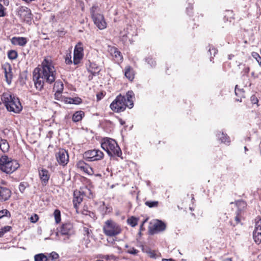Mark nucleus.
<instances>
[{
    "instance_id": "69168bd1",
    "label": "nucleus",
    "mask_w": 261,
    "mask_h": 261,
    "mask_svg": "<svg viewBox=\"0 0 261 261\" xmlns=\"http://www.w3.org/2000/svg\"><path fill=\"white\" fill-rule=\"evenodd\" d=\"M96 261H103V260L98 259V260H97Z\"/></svg>"
},
{
    "instance_id": "cd10ccee",
    "label": "nucleus",
    "mask_w": 261,
    "mask_h": 261,
    "mask_svg": "<svg viewBox=\"0 0 261 261\" xmlns=\"http://www.w3.org/2000/svg\"><path fill=\"white\" fill-rule=\"evenodd\" d=\"M218 137L221 142L227 143L230 142L229 138L226 134H224L223 133H220L218 134Z\"/></svg>"
},
{
    "instance_id": "c756f323",
    "label": "nucleus",
    "mask_w": 261,
    "mask_h": 261,
    "mask_svg": "<svg viewBox=\"0 0 261 261\" xmlns=\"http://www.w3.org/2000/svg\"><path fill=\"white\" fill-rule=\"evenodd\" d=\"M35 261H47V258L43 253H39L35 255Z\"/></svg>"
},
{
    "instance_id": "a878e982",
    "label": "nucleus",
    "mask_w": 261,
    "mask_h": 261,
    "mask_svg": "<svg viewBox=\"0 0 261 261\" xmlns=\"http://www.w3.org/2000/svg\"><path fill=\"white\" fill-rule=\"evenodd\" d=\"M10 148L9 144L6 140L1 139L0 142V149L4 152H7Z\"/></svg>"
},
{
    "instance_id": "09e8293b",
    "label": "nucleus",
    "mask_w": 261,
    "mask_h": 261,
    "mask_svg": "<svg viewBox=\"0 0 261 261\" xmlns=\"http://www.w3.org/2000/svg\"><path fill=\"white\" fill-rule=\"evenodd\" d=\"M250 100L253 104L257 103V102H258V99L255 95L251 96Z\"/></svg>"
},
{
    "instance_id": "a19ab883",
    "label": "nucleus",
    "mask_w": 261,
    "mask_h": 261,
    "mask_svg": "<svg viewBox=\"0 0 261 261\" xmlns=\"http://www.w3.org/2000/svg\"><path fill=\"white\" fill-rule=\"evenodd\" d=\"M83 231L84 235H86L88 237H89L92 233V230L87 227H83Z\"/></svg>"
},
{
    "instance_id": "79ce46f5",
    "label": "nucleus",
    "mask_w": 261,
    "mask_h": 261,
    "mask_svg": "<svg viewBox=\"0 0 261 261\" xmlns=\"http://www.w3.org/2000/svg\"><path fill=\"white\" fill-rule=\"evenodd\" d=\"M90 67L92 69H94V71H92V72H98L100 71L99 67L98 66H97L95 63H91Z\"/></svg>"
},
{
    "instance_id": "1a4fd4ad",
    "label": "nucleus",
    "mask_w": 261,
    "mask_h": 261,
    "mask_svg": "<svg viewBox=\"0 0 261 261\" xmlns=\"http://www.w3.org/2000/svg\"><path fill=\"white\" fill-rule=\"evenodd\" d=\"M103 153L99 149H94L86 151L84 154V158L88 161H95L102 159Z\"/></svg>"
},
{
    "instance_id": "ea45409f",
    "label": "nucleus",
    "mask_w": 261,
    "mask_h": 261,
    "mask_svg": "<svg viewBox=\"0 0 261 261\" xmlns=\"http://www.w3.org/2000/svg\"><path fill=\"white\" fill-rule=\"evenodd\" d=\"M27 185V183H25V182H21L19 184V191L21 193H23L24 192V191L25 190V189L26 188Z\"/></svg>"
},
{
    "instance_id": "c03bdc74",
    "label": "nucleus",
    "mask_w": 261,
    "mask_h": 261,
    "mask_svg": "<svg viewBox=\"0 0 261 261\" xmlns=\"http://www.w3.org/2000/svg\"><path fill=\"white\" fill-rule=\"evenodd\" d=\"M49 256L51 257L53 260L57 259L59 257V254L55 252H52L50 253Z\"/></svg>"
},
{
    "instance_id": "dca6fc26",
    "label": "nucleus",
    "mask_w": 261,
    "mask_h": 261,
    "mask_svg": "<svg viewBox=\"0 0 261 261\" xmlns=\"http://www.w3.org/2000/svg\"><path fill=\"white\" fill-rule=\"evenodd\" d=\"M3 68L4 70L6 82L8 84H10L13 77L11 66L8 64L4 65Z\"/></svg>"
},
{
    "instance_id": "412c9836",
    "label": "nucleus",
    "mask_w": 261,
    "mask_h": 261,
    "mask_svg": "<svg viewBox=\"0 0 261 261\" xmlns=\"http://www.w3.org/2000/svg\"><path fill=\"white\" fill-rule=\"evenodd\" d=\"M77 166L81 170L88 174H91V172H92V168L89 166V165L85 163L84 161H79L77 163Z\"/></svg>"
},
{
    "instance_id": "20e7f679",
    "label": "nucleus",
    "mask_w": 261,
    "mask_h": 261,
    "mask_svg": "<svg viewBox=\"0 0 261 261\" xmlns=\"http://www.w3.org/2000/svg\"><path fill=\"white\" fill-rule=\"evenodd\" d=\"M101 147L110 156L116 155L121 157L122 152L116 141L109 138H105L102 140Z\"/></svg>"
},
{
    "instance_id": "3c124183",
    "label": "nucleus",
    "mask_w": 261,
    "mask_h": 261,
    "mask_svg": "<svg viewBox=\"0 0 261 261\" xmlns=\"http://www.w3.org/2000/svg\"><path fill=\"white\" fill-rule=\"evenodd\" d=\"M106 211L105 213L109 212L111 210V207H109L108 206H106Z\"/></svg>"
},
{
    "instance_id": "b1692460",
    "label": "nucleus",
    "mask_w": 261,
    "mask_h": 261,
    "mask_svg": "<svg viewBox=\"0 0 261 261\" xmlns=\"http://www.w3.org/2000/svg\"><path fill=\"white\" fill-rule=\"evenodd\" d=\"M85 115V113L82 111L75 112L72 116V121L77 122L81 121Z\"/></svg>"
},
{
    "instance_id": "603ef678",
    "label": "nucleus",
    "mask_w": 261,
    "mask_h": 261,
    "mask_svg": "<svg viewBox=\"0 0 261 261\" xmlns=\"http://www.w3.org/2000/svg\"><path fill=\"white\" fill-rule=\"evenodd\" d=\"M250 71V68L249 67H246L245 69V71L246 73H248Z\"/></svg>"
},
{
    "instance_id": "bb28decb",
    "label": "nucleus",
    "mask_w": 261,
    "mask_h": 261,
    "mask_svg": "<svg viewBox=\"0 0 261 261\" xmlns=\"http://www.w3.org/2000/svg\"><path fill=\"white\" fill-rule=\"evenodd\" d=\"M65 102L70 104L78 105L81 103L82 99L79 97L66 98Z\"/></svg>"
},
{
    "instance_id": "c9c22d12",
    "label": "nucleus",
    "mask_w": 261,
    "mask_h": 261,
    "mask_svg": "<svg viewBox=\"0 0 261 261\" xmlns=\"http://www.w3.org/2000/svg\"><path fill=\"white\" fill-rule=\"evenodd\" d=\"M252 56L253 58L256 59L258 65L261 67V57L259 56V54L257 53L253 52L252 54Z\"/></svg>"
},
{
    "instance_id": "0eeeda50",
    "label": "nucleus",
    "mask_w": 261,
    "mask_h": 261,
    "mask_svg": "<svg viewBox=\"0 0 261 261\" xmlns=\"http://www.w3.org/2000/svg\"><path fill=\"white\" fill-rule=\"evenodd\" d=\"M98 11L99 8L97 6H93L90 9V13L94 24L99 29L103 30L107 27V23L103 15Z\"/></svg>"
},
{
    "instance_id": "6e6d98bb",
    "label": "nucleus",
    "mask_w": 261,
    "mask_h": 261,
    "mask_svg": "<svg viewBox=\"0 0 261 261\" xmlns=\"http://www.w3.org/2000/svg\"><path fill=\"white\" fill-rule=\"evenodd\" d=\"M237 86H236V89H235V93H236V95H238V91H239V90L238 91V90H237ZM239 92H241V91H239Z\"/></svg>"
},
{
    "instance_id": "4c0bfd02",
    "label": "nucleus",
    "mask_w": 261,
    "mask_h": 261,
    "mask_svg": "<svg viewBox=\"0 0 261 261\" xmlns=\"http://www.w3.org/2000/svg\"><path fill=\"white\" fill-rule=\"evenodd\" d=\"M126 248H128V249L127 250V252L131 254H136L139 251L137 249H136L134 247H130L129 248L128 246L127 245H125Z\"/></svg>"
},
{
    "instance_id": "4d7b16f0",
    "label": "nucleus",
    "mask_w": 261,
    "mask_h": 261,
    "mask_svg": "<svg viewBox=\"0 0 261 261\" xmlns=\"http://www.w3.org/2000/svg\"><path fill=\"white\" fill-rule=\"evenodd\" d=\"M102 95V94H97V97L98 99H100L101 98V96Z\"/></svg>"
},
{
    "instance_id": "aec40b11",
    "label": "nucleus",
    "mask_w": 261,
    "mask_h": 261,
    "mask_svg": "<svg viewBox=\"0 0 261 261\" xmlns=\"http://www.w3.org/2000/svg\"><path fill=\"white\" fill-rule=\"evenodd\" d=\"M11 43L15 45L24 46L27 43V39L24 37H13L11 39Z\"/></svg>"
},
{
    "instance_id": "ddd939ff",
    "label": "nucleus",
    "mask_w": 261,
    "mask_h": 261,
    "mask_svg": "<svg viewBox=\"0 0 261 261\" xmlns=\"http://www.w3.org/2000/svg\"><path fill=\"white\" fill-rule=\"evenodd\" d=\"M18 14L24 21L29 22L31 20L32 14L31 10L24 6H20L18 9Z\"/></svg>"
},
{
    "instance_id": "6ab92c4d",
    "label": "nucleus",
    "mask_w": 261,
    "mask_h": 261,
    "mask_svg": "<svg viewBox=\"0 0 261 261\" xmlns=\"http://www.w3.org/2000/svg\"><path fill=\"white\" fill-rule=\"evenodd\" d=\"M39 174L41 181L45 185L48 182L50 177L48 170L45 169H42L39 171Z\"/></svg>"
},
{
    "instance_id": "680f3d73",
    "label": "nucleus",
    "mask_w": 261,
    "mask_h": 261,
    "mask_svg": "<svg viewBox=\"0 0 261 261\" xmlns=\"http://www.w3.org/2000/svg\"><path fill=\"white\" fill-rule=\"evenodd\" d=\"M120 123H121V125H123V124H124V123H125V122H124V121H123L122 120H120Z\"/></svg>"
},
{
    "instance_id": "39448f33",
    "label": "nucleus",
    "mask_w": 261,
    "mask_h": 261,
    "mask_svg": "<svg viewBox=\"0 0 261 261\" xmlns=\"http://www.w3.org/2000/svg\"><path fill=\"white\" fill-rule=\"evenodd\" d=\"M0 170L7 174H10L17 170L19 164L16 160L8 158L7 155H2L0 158Z\"/></svg>"
},
{
    "instance_id": "c85d7f7f",
    "label": "nucleus",
    "mask_w": 261,
    "mask_h": 261,
    "mask_svg": "<svg viewBox=\"0 0 261 261\" xmlns=\"http://www.w3.org/2000/svg\"><path fill=\"white\" fill-rule=\"evenodd\" d=\"M138 219L135 217H131L127 220V223L132 227L136 226L138 224Z\"/></svg>"
},
{
    "instance_id": "393cba45",
    "label": "nucleus",
    "mask_w": 261,
    "mask_h": 261,
    "mask_svg": "<svg viewBox=\"0 0 261 261\" xmlns=\"http://www.w3.org/2000/svg\"><path fill=\"white\" fill-rule=\"evenodd\" d=\"M64 86L63 83L60 81H56L54 86V91L56 93H61L63 90Z\"/></svg>"
},
{
    "instance_id": "6e6552de",
    "label": "nucleus",
    "mask_w": 261,
    "mask_h": 261,
    "mask_svg": "<svg viewBox=\"0 0 261 261\" xmlns=\"http://www.w3.org/2000/svg\"><path fill=\"white\" fill-rule=\"evenodd\" d=\"M166 225L161 220H155L150 222L148 227L149 233L151 235L162 232L166 229Z\"/></svg>"
},
{
    "instance_id": "a211bd4d",
    "label": "nucleus",
    "mask_w": 261,
    "mask_h": 261,
    "mask_svg": "<svg viewBox=\"0 0 261 261\" xmlns=\"http://www.w3.org/2000/svg\"><path fill=\"white\" fill-rule=\"evenodd\" d=\"M74 197L73 199V203L74 207L77 210L79 207V205L82 202L83 199V195L81 194V192L75 191L74 192Z\"/></svg>"
},
{
    "instance_id": "423d86ee",
    "label": "nucleus",
    "mask_w": 261,
    "mask_h": 261,
    "mask_svg": "<svg viewBox=\"0 0 261 261\" xmlns=\"http://www.w3.org/2000/svg\"><path fill=\"white\" fill-rule=\"evenodd\" d=\"M104 233L109 237L118 235L121 232V228L119 224L112 220L106 221L103 226Z\"/></svg>"
},
{
    "instance_id": "9b49d317",
    "label": "nucleus",
    "mask_w": 261,
    "mask_h": 261,
    "mask_svg": "<svg viewBox=\"0 0 261 261\" xmlns=\"http://www.w3.org/2000/svg\"><path fill=\"white\" fill-rule=\"evenodd\" d=\"M236 205L238 207V211L236 212V216L234 217L235 223L233 224L230 222L231 225L235 226L241 222L242 218V213L246 206V203L243 200H239L236 202Z\"/></svg>"
},
{
    "instance_id": "bf43d9fd",
    "label": "nucleus",
    "mask_w": 261,
    "mask_h": 261,
    "mask_svg": "<svg viewBox=\"0 0 261 261\" xmlns=\"http://www.w3.org/2000/svg\"><path fill=\"white\" fill-rule=\"evenodd\" d=\"M102 95V94H97V97L98 99H100L101 98V96Z\"/></svg>"
},
{
    "instance_id": "8fccbe9b",
    "label": "nucleus",
    "mask_w": 261,
    "mask_h": 261,
    "mask_svg": "<svg viewBox=\"0 0 261 261\" xmlns=\"http://www.w3.org/2000/svg\"><path fill=\"white\" fill-rule=\"evenodd\" d=\"M20 77L21 78V79L23 80V79L24 80H26L27 79V75L25 73H24V74H22L20 75Z\"/></svg>"
},
{
    "instance_id": "e433bc0d",
    "label": "nucleus",
    "mask_w": 261,
    "mask_h": 261,
    "mask_svg": "<svg viewBox=\"0 0 261 261\" xmlns=\"http://www.w3.org/2000/svg\"><path fill=\"white\" fill-rule=\"evenodd\" d=\"M4 216H8L9 217L11 216L10 213L6 209L0 211V219Z\"/></svg>"
},
{
    "instance_id": "e2e57ef3",
    "label": "nucleus",
    "mask_w": 261,
    "mask_h": 261,
    "mask_svg": "<svg viewBox=\"0 0 261 261\" xmlns=\"http://www.w3.org/2000/svg\"><path fill=\"white\" fill-rule=\"evenodd\" d=\"M144 228H143V226H142V225H141L140 226V230H143Z\"/></svg>"
},
{
    "instance_id": "5701e85b",
    "label": "nucleus",
    "mask_w": 261,
    "mask_h": 261,
    "mask_svg": "<svg viewBox=\"0 0 261 261\" xmlns=\"http://www.w3.org/2000/svg\"><path fill=\"white\" fill-rule=\"evenodd\" d=\"M261 75V67L259 65L254 64L253 65V71L251 72V76L254 79L258 78Z\"/></svg>"
},
{
    "instance_id": "2f4dec72",
    "label": "nucleus",
    "mask_w": 261,
    "mask_h": 261,
    "mask_svg": "<svg viewBox=\"0 0 261 261\" xmlns=\"http://www.w3.org/2000/svg\"><path fill=\"white\" fill-rule=\"evenodd\" d=\"M145 204L150 208L156 207L158 206L159 202L158 201H146Z\"/></svg>"
},
{
    "instance_id": "4be33fe9",
    "label": "nucleus",
    "mask_w": 261,
    "mask_h": 261,
    "mask_svg": "<svg viewBox=\"0 0 261 261\" xmlns=\"http://www.w3.org/2000/svg\"><path fill=\"white\" fill-rule=\"evenodd\" d=\"M124 75L130 81H132L134 79L133 69L129 66L125 67L124 69Z\"/></svg>"
},
{
    "instance_id": "37998d69",
    "label": "nucleus",
    "mask_w": 261,
    "mask_h": 261,
    "mask_svg": "<svg viewBox=\"0 0 261 261\" xmlns=\"http://www.w3.org/2000/svg\"><path fill=\"white\" fill-rule=\"evenodd\" d=\"M39 217L37 214L32 216L30 218V221L32 223H36L38 220Z\"/></svg>"
},
{
    "instance_id": "f3484780",
    "label": "nucleus",
    "mask_w": 261,
    "mask_h": 261,
    "mask_svg": "<svg viewBox=\"0 0 261 261\" xmlns=\"http://www.w3.org/2000/svg\"><path fill=\"white\" fill-rule=\"evenodd\" d=\"M11 195V191L8 188L0 187V201H5L9 199Z\"/></svg>"
},
{
    "instance_id": "f03ea898",
    "label": "nucleus",
    "mask_w": 261,
    "mask_h": 261,
    "mask_svg": "<svg viewBox=\"0 0 261 261\" xmlns=\"http://www.w3.org/2000/svg\"><path fill=\"white\" fill-rule=\"evenodd\" d=\"M134 94L132 91H129L126 93V97L119 94L111 103L110 108L112 111L117 113L124 111L126 107L131 109L134 106Z\"/></svg>"
},
{
    "instance_id": "5fc2aeb1",
    "label": "nucleus",
    "mask_w": 261,
    "mask_h": 261,
    "mask_svg": "<svg viewBox=\"0 0 261 261\" xmlns=\"http://www.w3.org/2000/svg\"><path fill=\"white\" fill-rule=\"evenodd\" d=\"M223 261H232L231 258H227L223 260Z\"/></svg>"
},
{
    "instance_id": "9d476101",
    "label": "nucleus",
    "mask_w": 261,
    "mask_h": 261,
    "mask_svg": "<svg viewBox=\"0 0 261 261\" xmlns=\"http://www.w3.org/2000/svg\"><path fill=\"white\" fill-rule=\"evenodd\" d=\"M57 161L59 165L64 166L69 162L68 152L64 149L60 148L56 154Z\"/></svg>"
},
{
    "instance_id": "2eb2a0df",
    "label": "nucleus",
    "mask_w": 261,
    "mask_h": 261,
    "mask_svg": "<svg viewBox=\"0 0 261 261\" xmlns=\"http://www.w3.org/2000/svg\"><path fill=\"white\" fill-rule=\"evenodd\" d=\"M109 51L110 53L116 62L119 63L122 61V55L117 48L115 47H110Z\"/></svg>"
},
{
    "instance_id": "052dcab7",
    "label": "nucleus",
    "mask_w": 261,
    "mask_h": 261,
    "mask_svg": "<svg viewBox=\"0 0 261 261\" xmlns=\"http://www.w3.org/2000/svg\"><path fill=\"white\" fill-rule=\"evenodd\" d=\"M147 221V219H145V220H144L143 221V222L142 223L141 225H142V226L144 225V223Z\"/></svg>"
},
{
    "instance_id": "f257e3e1",
    "label": "nucleus",
    "mask_w": 261,
    "mask_h": 261,
    "mask_svg": "<svg viewBox=\"0 0 261 261\" xmlns=\"http://www.w3.org/2000/svg\"><path fill=\"white\" fill-rule=\"evenodd\" d=\"M56 71L52 62L45 59L41 69L35 68L33 71V80L37 89L41 90L44 83L51 84L55 82Z\"/></svg>"
},
{
    "instance_id": "7c9ffc66",
    "label": "nucleus",
    "mask_w": 261,
    "mask_h": 261,
    "mask_svg": "<svg viewBox=\"0 0 261 261\" xmlns=\"http://www.w3.org/2000/svg\"><path fill=\"white\" fill-rule=\"evenodd\" d=\"M54 216L56 223H59L61 222V212L59 210H55L54 212Z\"/></svg>"
},
{
    "instance_id": "58836bf2",
    "label": "nucleus",
    "mask_w": 261,
    "mask_h": 261,
    "mask_svg": "<svg viewBox=\"0 0 261 261\" xmlns=\"http://www.w3.org/2000/svg\"><path fill=\"white\" fill-rule=\"evenodd\" d=\"M65 62L67 64H70L72 63V60H71V53H68L66 55L65 58Z\"/></svg>"
},
{
    "instance_id": "49530a36",
    "label": "nucleus",
    "mask_w": 261,
    "mask_h": 261,
    "mask_svg": "<svg viewBox=\"0 0 261 261\" xmlns=\"http://www.w3.org/2000/svg\"><path fill=\"white\" fill-rule=\"evenodd\" d=\"M4 9V6L0 4V17H3L5 16Z\"/></svg>"
},
{
    "instance_id": "473e14b6",
    "label": "nucleus",
    "mask_w": 261,
    "mask_h": 261,
    "mask_svg": "<svg viewBox=\"0 0 261 261\" xmlns=\"http://www.w3.org/2000/svg\"><path fill=\"white\" fill-rule=\"evenodd\" d=\"M18 54L16 51L11 50L8 53V57L10 59L14 60L17 58Z\"/></svg>"
},
{
    "instance_id": "7ed1b4c3",
    "label": "nucleus",
    "mask_w": 261,
    "mask_h": 261,
    "mask_svg": "<svg viewBox=\"0 0 261 261\" xmlns=\"http://www.w3.org/2000/svg\"><path fill=\"white\" fill-rule=\"evenodd\" d=\"M1 100L9 112L19 113L22 109L19 98L10 93H4L2 95Z\"/></svg>"
},
{
    "instance_id": "de8ad7c7",
    "label": "nucleus",
    "mask_w": 261,
    "mask_h": 261,
    "mask_svg": "<svg viewBox=\"0 0 261 261\" xmlns=\"http://www.w3.org/2000/svg\"><path fill=\"white\" fill-rule=\"evenodd\" d=\"M147 61L152 67L156 65L155 62L152 59H147Z\"/></svg>"
},
{
    "instance_id": "864d4df0",
    "label": "nucleus",
    "mask_w": 261,
    "mask_h": 261,
    "mask_svg": "<svg viewBox=\"0 0 261 261\" xmlns=\"http://www.w3.org/2000/svg\"><path fill=\"white\" fill-rule=\"evenodd\" d=\"M162 261H175L173 259L170 258V259H163Z\"/></svg>"
},
{
    "instance_id": "338daca9",
    "label": "nucleus",
    "mask_w": 261,
    "mask_h": 261,
    "mask_svg": "<svg viewBox=\"0 0 261 261\" xmlns=\"http://www.w3.org/2000/svg\"><path fill=\"white\" fill-rule=\"evenodd\" d=\"M1 142V138H0V142Z\"/></svg>"
},
{
    "instance_id": "a18cd8bd",
    "label": "nucleus",
    "mask_w": 261,
    "mask_h": 261,
    "mask_svg": "<svg viewBox=\"0 0 261 261\" xmlns=\"http://www.w3.org/2000/svg\"><path fill=\"white\" fill-rule=\"evenodd\" d=\"M208 51L210 52L211 55L213 54V56H215L217 54V50L214 47H210Z\"/></svg>"
},
{
    "instance_id": "72a5a7b5",
    "label": "nucleus",
    "mask_w": 261,
    "mask_h": 261,
    "mask_svg": "<svg viewBox=\"0 0 261 261\" xmlns=\"http://www.w3.org/2000/svg\"><path fill=\"white\" fill-rule=\"evenodd\" d=\"M254 229H256L257 231H261V218L260 217H257L255 219Z\"/></svg>"
},
{
    "instance_id": "13d9d810",
    "label": "nucleus",
    "mask_w": 261,
    "mask_h": 261,
    "mask_svg": "<svg viewBox=\"0 0 261 261\" xmlns=\"http://www.w3.org/2000/svg\"><path fill=\"white\" fill-rule=\"evenodd\" d=\"M102 95V94H97V97L98 99H100L101 98V96Z\"/></svg>"
},
{
    "instance_id": "0e129e2a",
    "label": "nucleus",
    "mask_w": 261,
    "mask_h": 261,
    "mask_svg": "<svg viewBox=\"0 0 261 261\" xmlns=\"http://www.w3.org/2000/svg\"><path fill=\"white\" fill-rule=\"evenodd\" d=\"M244 148H245V151L248 150V149L247 148V147L246 146L244 147Z\"/></svg>"
},
{
    "instance_id": "4468645a",
    "label": "nucleus",
    "mask_w": 261,
    "mask_h": 261,
    "mask_svg": "<svg viewBox=\"0 0 261 261\" xmlns=\"http://www.w3.org/2000/svg\"><path fill=\"white\" fill-rule=\"evenodd\" d=\"M60 232L62 235L69 237L74 234V230L72 224L70 223H67L62 225Z\"/></svg>"
},
{
    "instance_id": "f8f14e48",
    "label": "nucleus",
    "mask_w": 261,
    "mask_h": 261,
    "mask_svg": "<svg viewBox=\"0 0 261 261\" xmlns=\"http://www.w3.org/2000/svg\"><path fill=\"white\" fill-rule=\"evenodd\" d=\"M83 47L82 44L79 42L76 44L74 49L73 52V63L77 65L80 63V61L83 58Z\"/></svg>"
},
{
    "instance_id": "f704fd0d",
    "label": "nucleus",
    "mask_w": 261,
    "mask_h": 261,
    "mask_svg": "<svg viewBox=\"0 0 261 261\" xmlns=\"http://www.w3.org/2000/svg\"><path fill=\"white\" fill-rule=\"evenodd\" d=\"M12 227L10 226H5L3 228H0L1 233H2V237L4 236L5 233L10 231Z\"/></svg>"
}]
</instances>
